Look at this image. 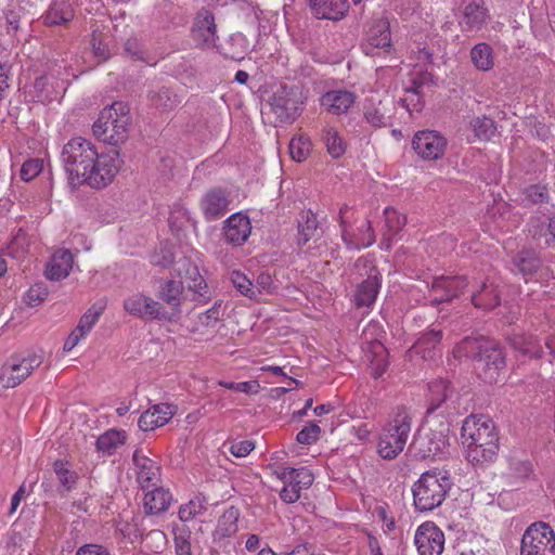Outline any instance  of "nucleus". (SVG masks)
I'll list each match as a JSON object with an SVG mask.
<instances>
[{"instance_id": "4be33fe9", "label": "nucleus", "mask_w": 555, "mask_h": 555, "mask_svg": "<svg viewBox=\"0 0 555 555\" xmlns=\"http://www.w3.org/2000/svg\"><path fill=\"white\" fill-rule=\"evenodd\" d=\"M230 199L227 192L214 188L206 192L201 201V208L207 219H216L229 210Z\"/></svg>"}, {"instance_id": "4468645a", "label": "nucleus", "mask_w": 555, "mask_h": 555, "mask_svg": "<svg viewBox=\"0 0 555 555\" xmlns=\"http://www.w3.org/2000/svg\"><path fill=\"white\" fill-rule=\"evenodd\" d=\"M300 104L297 90L286 86L278 89L270 102L273 113L282 122L295 120L300 114Z\"/></svg>"}, {"instance_id": "a211bd4d", "label": "nucleus", "mask_w": 555, "mask_h": 555, "mask_svg": "<svg viewBox=\"0 0 555 555\" xmlns=\"http://www.w3.org/2000/svg\"><path fill=\"white\" fill-rule=\"evenodd\" d=\"M391 47V33L389 22L384 18L372 22L365 31L361 48L366 55H374L376 49H388Z\"/></svg>"}, {"instance_id": "5fc2aeb1", "label": "nucleus", "mask_w": 555, "mask_h": 555, "mask_svg": "<svg viewBox=\"0 0 555 555\" xmlns=\"http://www.w3.org/2000/svg\"><path fill=\"white\" fill-rule=\"evenodd\" d=\"M175 259V254L171 245L164 244L160 246L159 250H156L152 257L151 262L155 266H159L163 268L169 267Z\"/></svg>"}, {"instance_id": "f8f14e48", "label": "nucleus", "mask_w": 555, "mask_h": 555, "mask_svg": "<svg viewBox=\"0 0 555 555\" xmlns=\"http://www.w3.org/2000/svg\"><path fill=\"white\" fill-rule=\"evenodd\" d=\"M450 423L448 421H439L438 425L433 426L424 437L415 438L412 446L418 447L417 454L423 457H436L443 454L449 448Z\"/></svg>"}, {"instance_id": "5701e85b", "label": "nucleus", "mask_w": 555, "mask_h": 555, "mask_svg": "<svg viewBox=\"0 0 555 555\" xmlns=\"http://www.w3.org/2000/svg\"><path fill=\"white\" fill-rule=\"evenodd\" d=\"M366 278L367 279L358 286L354 295V305L357 308H370L375 302L379 292L380 282L375 267L370 266Z\"/></svg>"}, {"instance_id": "a18cd8bd", "label": "nucleus", "mask_w": 555, "mask_h": 555, "mask_svg": "<svg viewBox=\"0 0 555 555\" xmlns=\"http://www.w3.org/2000/svg\"><path fill=\"white\" fill-rule=\"evenodd\" d=\"M231 282L242 295L249 298L256 297L257 287L253 284V282L245 273L241 271H233L231 273Z\"/></svg>"}, {"instance_id": "774afa93", "label": "nucleus", "mask_w": 555, "mask_h": 555, "mask_svg": "<svg viewBox=\"0 0 555 555\" xmlns=\"http://www.w3.org/2000/svg\"><path fill=\"white\" fill-rule=\"evenodd\" d=\"M176 555H192L189 534H176L175 537Z\"/></svg>"}, {"instance_id": "7ed1b4c3", "label": "nucleus", "mask_w": 555, "mask_h": 555, "mask_svg": "<svg viewBox=\"0 0 555 555\" xmlns=\"http://www.w3.org/2000/svg\"><path fill=\"white\" fill-rule=\"evenodd\" d=\"M461 438L467 459L474 464L492 462L499 452V436L494 423L485 415H470L462 426Z\"/></svg>"}, {"instance_id": "2eb2a0df", "label": "nucleus", "mask_w": 555, "mask_h": 555, "mask_svg": "<svg viewBox=\"0 0 555 555\" xmlns=\"http://www.w3.org/2000/svg\"><path fill=\"white\" fill-rule=\"evenodd\" d=\"M414 542L420 555H441L444 533L433 521H426L418 526Z\"/></svg>"}, {"instance_id": "20e7f679", "label": "nucleus", "mask_w": 555, "mask_h": 555, "mask_svg": "<svg viewBox=\"0 0 555 555\" xmlns=\"http://www.w3.org/2000/svg\"><path fill=\"white\" fill-rule=\"evenodd\" d=\"M175 273L180 280L170 279L165 281L159 289V297L176 313L180 312V306L184 299V286L193 292L198 298L207 297V285L199 273V270L190 258H180L173 268Z\"/></svg>"}, {"instance_id": "2f4dec72", "label": "nucleus", "mask_w": 555, "mask_h": 555, "mask_svg": "<svg viewBox=\"0 0 555 555\" xmlns=\"http://www.w3.org/2000/svg\"><path fill=\"white\" fill-rule=\"evenodd\" d=\"M318 18L339 21L347 13L346 0H309Z\"/></svg>"}, {"instance_id": "79ce46f5", "label": "nucleus", "mask_w": 555, "mask_h": 555, "mask_svg": "<svg viewBox=\"0 0 555 555\" xmlns=\"http://www.w3.org/2000/svg\"><path fill=\"white\" fill-rule=\"evenodd\" d=\"M312 147L311 140L305 134L295 135L289 142V154L293 160L301 163L308 158Z\"/></svg>"}, {"instance_id": "cd10ccee", "label": "nucleus", "mask_w": 555, "mask_h": 555, "mask_svg": "<svg viewBox=\"0 0 555 555\" xmlns=\"http://www.w3.org/2000/svg\"><path fill=\"white\" fill-rule=\"evenodd\" d=\"M470 301L478 309L491 310L498 307L501 302L498 285L482 281L476 289H472Z\"/></svg>"}, {"instance_id": "9b49d317", "label": "nucleus", "mask_w": 555, "mask_h": 555, "mask_svg": "<svg viewBox=\"0 0 555 555\" xmlns=\"http://www.w3.org/2000/svg\"><path fill=\"white\" fill-rule=\"evenodd\" d=\"M470 282L464 275L436 276L429 289V304L436 307L442 302H450L467 291Z\"/></svg>"}, {"instance_id": "3c124183", "label": "nucleus", "mask_w": 555, "mask_h": 555, "mask_svg": "<svg viewBox=\"0 0 555 555\" xmlns=\"http://www.w3.org/2000/svg\"><path fill=\"white\" fill-rule=\"evenodd\" d=\"M218 385L238 392H243L246 395H257L260 392L261 386L258 380H247V382H225V380H219Z\"/></svg>"}, {"instance_id": "f03ea898", "label": "nucleus", "mask_w": 555, "mask_h": 555, "mask_svg": "<svg viewBox=\"0 0 555 555\" xmlns=\"http://www.w3.org/2000/svg\"><path fill=\"white\" fill-rule=\"evenodd\" d=\"M456 351L472 358L475 361L478 376L489 384L496 383L506 367V354L503 347L490 337H465L457 345Z\"/></svg>"}, {"instance_id": "423d86ee", "label": "nucleus", "mask_w": 555, "mask_h": 555, "mask_svg": "<svg viewBox=\"0 0 555 555\" xmlns=\"http://www.w3.org/2000/svg\"><path fill=\"white\" fill-rule=\"evenodd\" d=\"M129 107L121 101L104 107L92 126L93 134L101 141L117 145L127 138Z\"/></svg>"}, {"instance_id": "473e14b6", "label": "nucleus", "mask_w": 555, "mask_h": 555, "mask_svg": "<svg viewBox=\"0 0 555 555\" xmlns=\"http://www.w3.org/2000/svg\"><path fill=\"white\" fill-rule=\"evenodd\" d=\"M172 496L164 488H155L145 493L144 506L149 514H160L168 509Z\"/></svg>"}, {"instance_id": "de8ad7c7", "label": "nucleus", "mask_w": 555, "mask_h": 555, "mask_svg": "<svg viewBox=\"0 0 555 555\" xmlns=\"http://www.w3.org/2000/svg\"><path fill=\"white\" fill-rule=\"evenodd\" d=\"M305 221L298 224V245L307 244L317 231V218L312 212H307Z\"/></svg>"}, {"instance_id": "bb28decb", "label": "nucleus", "mask_w": 555, "mask_h": 555, "mask_svg": "<svg viewBox=\"0 0 555 555\" xmlns=\"http://www.w3.org/2000/svg\"><path fill=\"white\" fill-rule=\"evenodd\" d=\"M172 416L173 411L170 405L155 404L141 414L138 425L141 430L151 431L166 425Z\"/></svg>"}, {"instance_id": "412c9836", "label": "nucleus", "mask_w": 555, "mask_h": 555, "mask_svg": "<svg viewBox=\"0 0 555 555\" xmlns=\"http://www.w3.org/2000/svg\"><path fill=\"white\" fill-rule=\"evenodd\" d=\"M192 36L195 42L199 46L211 47L215 44L216 24L212 13L208 10H201L195 18L192 28Z\"/></svg>"}, {"instance_id": "6ab92c4d", "label": "nucleus", "mask_w": 555, "mask_h": 555, "mask_svg": "<svg viewBox=\"0 0 555 555\" xmlns=\"http://www.w3.org/2000/svg\"><path fill=\"white\" fill-rule=\"evenodd\" d=\"M362 361L366 364L370 375L379 378L388 367V352L377 339L366 341L361 346Z\"/></svg>"}, {"instance_id": "c9c22d12", "label": "nucleus", "mask_w": 555, "mask_h": 555, "mask_svg": "<svg viewBox=\"0 0 555 555\" xmlns=\"http://www.w3.org/2000/svg\"><path fill=\"white\" fill-rule=\"evenodd\" d=\"M511 346L514 350L530 359H539L543 353L542 346L532 336L516 335L511 338Z\"/></svg>"}, {"instance_id": "ea45409f", "label": "nucleus", "mask_w": 555, "mask_h": 555, "mask_svg": "<svg viewBox=\"0 0 555 555\" xmlns=\"http://www.w3.org/2000/svg\"><path fill=\"white\" fill-rule=\"evenodd\" d=\"M321 106L334 115L343 114L347 111V91H328L321 96Z\"/></svg>"}, {"instance_id": "dca6fc26", "label": "nucleus", "mask_w": 555, "mask_h": 555, "mask_svg": "<svg viewBox=\"0 0 555 555\" xmlns=\"http://www.w3.org/2000/svg\"><path fill=\"white\" fill-rule=\"evenodd\" d=\"M429 406L427 414L444 406L442 413L456 410V393L447 379L438 378L428 384Z\"/></svg>"}, {"instance_id": "338daca9", "label": "nucleus", "mask_w": 555, "mask_h": 555, "mask_svg": "<svg viewBox=\"0 0 555 555\" xmlns=\"http://www.w3.org/2000/svg\"><path fill=\"white\" fill-rule=\"evenodd\" d=\"M47 297V291L40 286H34L25 295V301L28 306H37Z\"/></svg>"}, {"instance_id": "09e8293b", "label": "nucleus", "mask_w": 555, "mask_h": 555, "mask_svg": "<svg viewBox=\"0 0 555 555\" xmlns=\"http://www.w3.org/2000/svg\"><path fill=\"white\" fill-rule=\"evenodd\" d=\"M406 95L399 100V103L410 113L421 112L424 107L422 91L413 90L411 87L405 88Z\"/></svg>"}, {"instance_id": "4c0bfd02", "label": "nucleus", "mask_w": 555, "mask_h": 555, "mask_svg": "<svg viewBox=\"0 0 555 555\" xmlns=\"http://www.w3.org/2000/svg\"><path fill=\"white\" fill-rule=\"evenodd\" d=\"M470 59L479 70L487 72L494 66L493 50L486 42H480L473 47Z\"/></svg>"}, {"instance_id": "7c9ffc66", "label": "nucleus", "mask_w": 555, "mask_h": 555, "mask_svg": "<svg viewBox=\"0 0 555 555\" xmlns=\"http://www.w3.org/2000/svg\"><path fill=\"white\" fill-rule=\"evenodd\" d=\"M73 263V254L67 249H59L52 255L48 263L46 276L53 281L65 279L69 274Z\"/></svg>"}, {"instance_id": "603ef678", "label": "nucleus", "mask_w": 555, "mask_h": 555, "mask_svg": "<svg viewBox=\"0 0 555 555\" xmlns=\"http://www.w3.org/2000/svg\"><path fill=\"white\" fill-rule=\"evenodd\" d=\"M54 472L60 480V482L66 488V489H72L73 486L76 483V480H77V475L75 472H72L68 467H67V463L62 461V460H57L54 462Z\"/></svg>"}, {"instance_id": "58836bf2", "label": "nucleus", "mask_w": 555, "mask_h": 555, "mask_svg": "<svg viewBox=\"0 0 555 555\" xmlns=\"http://www.w3.org/2000/svg\"><path fill=\"white\" fill-rule=\"evenodd\" d=\"M384 214L387 233L385 234L383 245H385L386 248H390V241L406 224V217L400 215L397 210L392 208H386Z\"/></svg>"}, {"instance_id": "c85d7f7f", "label": "nucleus", "mask_w": 555, "mask_h": 555, "mask_svg": "<svg viewBox=\"0 0 555 555\" xmlns=\"http://www.w3.org/2000/svg\"><path fill=\"white\" fill-rule=\"evenodd\" d=\"M442 339V331L439 328H430L424 332L412 346L416 354L424 360H433L440 353V343Z\"/></svg>"}, {"instance_id": "8fccbe9b", "label": "nucleus", "mask_w": 555, "mask_h": 555, "mask_svg": "<svg viewBox=\"0 0 555 555\" xmlns=\"http://www.w3.org/2000/svg\"><path fill=\"white\" fill-rule=\"evenodd\" d=\"M28 251L26 233L20 229L8 245L9 256L20 259Z\"/></svg>"}, {"instance_id": "bf43d9fd", "label": "nucleus", "mask_w": 555, "mask_h": 555, "mask_svg": "<svg viewBox=\"0 0 555 555\" xmlns=\"http://www.w3.org/2000/svg\"><path fill=\"white\" fill-rule=\"evenodd\" d=\"M103 307H91L88 311L81 317L77 326L83 330L86 333H89L93 325L98 322L100 314L102 313Z\"/></svg>"}, {"instance_id": "1a4fd4ad", "label": "nucleus", "mask_w": 555, "mask_h": 555, "mask_svg": "<svg viewBox=\"0 0 555 555\" xmlns=\"http://www.w3.org/2000/svg\"><path fill=\"white\" fill-rule=\"evenodd\" d=\"M520 555H555V532L543 521L531 524L520 541Z\"/></svg>"}, {"instance_id": "e433bc0d", "label": "nucleus", "mask_w": 555, "mask_h": 555, "mask_svg": "<svg viewBox=\"0 0 555 555\" xmlns=\"http://www.w3.org/2000/svg\"><path fill=\"white\" fill-rule=\"evenodd\" d=\"M280 479L283 482H294L300 490L308 489L313 482V475L307 467L301 468H284L280 473Z\"/></svg>"}, {"instance_id": "864d4df0", "label": "nucleus", "mask_w": 555, "mask_h": 555, "mask_svg": "<svg viewBox=\"0 0 555 555\" xmlns=\"http://www.w3.org/2000/svg\"><path fill=\"white\" fill-rule=\"evenodd\" d=\"M361 236L360 237H349V248L354 246L356 248H364L371 246L375 242V235L371 227L370 221H365L363 225L360 228Z\"/></svg>"}, {"instance_id": "0e129e2a", "label": "nucleus", "mask_w": 555, "mask_h": 555, "mask_svg": "<svg viewBox=\"0 0 555 555\" xmlns=\"http://www.w3.org/2000/svg\"><path fill=\"white\" fill-rule=\"evenodd\" d=\"M300 489L294 482H284L280 498L285 503H294L300 498Z\"/></svg>"}, {"instance_id": "f257e3e1", "label": "nucleus", "mask_w": 555, "mask_h": 555, "mask_svg": "<svg viewBox=\"0 0 555 555\" xmlns=\"http://www.w3.org/2000/svg\"><path fill=\"white\" fill-rule=\"evenodd\" d=\"M61 158L70 184H87L92 189L109 185L124 164L118 151L99 153L81 137L73 138L64 145Z\"/></svg>"}, {"instance_id": "69168bd1", "label": "nucleus", "mask_w": 555, "mask_h": 555, "mask_svg": "<svg viewBox=\"0 0 555 555\" xmlns=\"http://www.w3.org/2000/svg\"><path fill=\"white\" fill-rule=\"evenodd\" d=\"M255 448L250 440L235 441L230 447V452L236 457L247 456Z\"/></svg>"}, {"instance_id": "052dcab7", "label": "nucleus", "mask_w": 555, "mask_h": 555, "mask_svg": "<svg viewBox=\"0 0 555 555\" xmlns=\"http://www.w3.org/2000/svg\"><path fill=\"white\" fill-rule=\"evenodd\" d=\"M434 75L428 70H415L411 75V88L421 91L423 87L434 85Z\"/></svg>"}, {"instance_id": "39448f33", "label": "nucleus", "mask_w": 555, "mask_h": 555, "mask_svg": "<svg viewBox=\"0 0 555 555\" xmlns=\"http://www.w3.org/2000/svg\"><path fill=\"white\" fill-rule=\"evenodd\" d=\"M453 487L452 477L444 468H431L412 486L413 505L420 513L431 512L442 505Z\"/></svg>"}, {"instance_id": "a878e982", "label": "nucleus", "mask_w": 555, "mask_h": 555, "mask_svg": "<svg viewBox=\"0 0 555 555\" xmlns=\"http://www.w3.org/2000/svg\"><path fill=\"white\" fill-rule=\"evenodd\" d=\"M75 11L70 0H52L42 15L46 26H63L73 21Z\"/></svg>"}, {"instance_id": "b1692460", "label": "nucleus", "mask_w": 555, "mask_h": 555, "mask_svg": "<svg viewBox=\"0 0 555 555\" xmlns=\"http://www.w3.org/2000/svg\"><path fill=\"white\" fill-rule=\"evenodd\" d=\"M489 18V11L482 0H470L463 8L460 25L466 31L480 30Z\"/></svg>"}, {"instance_id": "f3484780", "label": "nucleus", "mask_w": 555, "mask_h": 555, "mask_svg": "<svg viewBox=\"0 0 555 555\" xmlns=\"http://www.w3.org/2000/svg\"><path fill=\"white\" fill-rule=\"evenodd\" d=\"M124 309L141 319H167L158 301L143 293H133L124 300Z\"/></svg>"}, {"instance_id": "c03bdc74", "label": "nucleus", "mask_w": 555, "mask_h": 555, "mask_svg": "<svg viewBox=\"0 0 555 555\" xmlns=\"http://www.w3.org/2000/svg\"><path fill=\"white\" fill-rule=\"evenodd\" d=\"M475 135L480 140H490L495 131V122L486 116L476 117L470 122Z\"/></svg>"}, {"instance_id": "f704fd0d", "label": "nucleus", "mask_w": 555, "mask_h": 555, "mask_svg": "<svg viewBox=\"0 0 555 555\" xmlns=\"http://www.w3.org/2000/svg\"><path fill=\"white\" fill-rule=\"evenodd\" d=\"M223 315L221 304H215L212 307L207 309L205 312L197 315V322L192 328L193 332H199L205 334L207 332H214L217 325L221 321Z\"/></svg>"}, {"instance_id": "680f3d73", "label": "nucleus", "mask_w": 555, "mask_h": 555, "mask_svg": "<svg viewBox=\"0 0 555 555\" xmlns=\"http://www.w3.org/2000/svg\"><path fill=\"white\" fill-rule=\"evenodd\" d=\"M350 431L352 433L354 440L349 441L350 443H359L364 444L366 441H369L371 436V428L369 427L367 423H363L361 421H358L357 424H353L350 428Z\"/></svg>"}, {"instance_id": "4d7b16f0", "label": "nucleus", "mask_w": 555, "mask_h": 555, "mask_svg": "<svg viewBox=\"0 0 555 555\" xmlns=\"http://www.w3.org/2000/svg\"><path fill=\"white\" fill-rule=\"evenodd\" d=\"M320 434V426L315 423H309L297 434L296 440L301 444H311L319 439Z\"/></svg>"}, {"instance_id": "6e6d98bb", "label": "nucleus", "mask_w": 555, "mask_h": 555, "mask_svg": "<svg viewBox=\"0 0 555 555\" xmlns=\"http://www.w3.org/2000/svg\"><path fill=\"white\" fill-rule=\"evenodd\" d=\"M43 169V160L41 158H30L26 160L21 169V178L24 181H30L36 178Z\"/></svg>"}, {"instance_id": "a19ab883", "label": "nucleus", "mask_w": 555, "mask_h": 555, "mask_svg": "<svg viewBox=\"0 0 555 555\" xmlns=\"http://www.w3.org/2000/svg\"><path fill=\"white\" fill-rule=\"evenodd\" d=\"M322 140L332 158H339L346 152V143L338 131L333 127L323 130Z\"/></svg>"}, {"instance_id": "72a5a7b5", "label": "nucleus", "mask_w": 555, "mask_h": 555, "mask_svg": "<svg viewBox=\"0 0 555 555\" xmlns=\"http://www.w3.org/2000/svg\"><path fill=\"white\" fill-rule=\"evenodd\" d=\"M126 431L124 430H117V429H109L102 434L96 439V451L101 452L103 454L111 455L114 452L117 451L118 448L125 444L126 442Z\"/></svg>"}, {"instance_id": "0eeeda50", "label": "nucleus", "mask_w": 555, "mask_h": 555, "mask_svg": "<svg viewBox=\"0 0 555 555\" xmlns=\"http://www.w3.org/2000/svg\"><path fill=\"white\" fill-rule=\"evenodd\" d=\"M412 417L405 409H400L383 427L377 452L384 460L396 459L403 450L411 434Z\"/></svg>"}, {"instance_id": "6e6552de", "label": "nucleus", "mask_w": 555, "mask_h": 555, "mask_svg": "<svg viewBox=\"0 0 555 555\" xmlns=\"http://www.w3.org/2000/svg\"><path fill=\"white\" fill-rule=\"evenodd\" d=\"M42 356L37 352L10 356L0 367L1 387L10 389L20 386L42 364Z\"/></svg>"}, {"instance_id": "e2e57ef3", "label": "nucleus", "mask_w": 555, "mask_h": 555, "mask_svg": "<svg viewBox=\"0 0 555 555\" xmlns=\"http://www.w3.org/2000/svg\"><path fill=\"white\" fill-rule=\"evenodd\" d=\"M127 53H129L132 57L143 61L150 65H155L156 61H151L145 56V52L141 49L140 43L137 39H130L127 41L125 47Z\"/></svg>"}, {"instance_id": "13d9d810", "label": "nucleus", "mask_w": 555, "mask_h": 555, "mask_svg": "<svg viewBox=\"0 0 555 555\" xmlns=\"http://www.w3.org/2000/svg\"><path fill=\"white\" fill-rule=\"evenodd\" d=\"M526 198L532 204H542L548 202L547 189L540 184L530 185L525 190Z\"/></svg>"}, {"instance_id": "49530a36", "label": "nucleus", "mask_w": 555, "mask_h": 555, "mask_svg": "<svg viewBox=\"0 0 555 555\" xmlns=\"http://www.w3.org/2000/svg\"><path fill=\"white\" fill-rule=\"evenodd\" d=\"M238 511L234 507L227 509L219 519L218 529L223 537H229L236 532Z\"/></svg>"}, {"instance_id": "9d476101", "label": "nucleus", "mask_w": 555, "mask_h": 555, "mask_svg": "<svg viewBox=\"0 0 555 555\" xmlns=\"http://www.w3.org/2000/svg\"><path fill=\"white\" fill-rule=\"evenodd\" d=\"M364 117L374 127L391 126L395 101L387 92L370 89L364 98Z\"/></svg>"}, {"instance_id": "37998d69", "label": "nucleus", "mask_w": 555, "mask_h": 555, "mask_svg": "<svg viewBox=\"0 0 555 555\" xmlns=\"http://www.w3.org/2000/svg\"><path fill=\"white\" fill-rule=\"evenodd\" d=\"M206 501L202 496H194L189 502L182 504L179 508L178 516L183 522L192 520L195 516L203 513Z\"/></svg>"}, {"instance_id": "ddd939ff", "label": "nucleus", "mask_w": 555, "mask_h": 555, "mask_svg": "<svg viewBox=\"0 0 555 555\" xmlns=\"http://www.w3.org/2000/svg\"><path fill=\"white\" fill-rule=\"evenodd\" d=\"M447 139L438 131L422 130L414 134L412 146L415 153L423 159L436 160L444 155Z\"/></svg>"}, {"instance_id": "393cba45", "label": "nucleus", "mask_w": 555, "mask_h": 555, "mask_svg": "<svg viewBox=\"0 0 555 555\" xmlns=\"http://www.w3.org/2000/svg\"><path fill=\"white\" fill-rule=\"evenodd\" d=\"M137 478L142 488H147L156 481L160 474L157 463L149 457L143 450H135L132 455Z\"/></svg>"}, {"instance_id": "c756f323", "label": "nucleus", "mask_w": 555, "mask_h": 555, "mask_svg": "<svg viewBox=\"0 0 555 555\" xmlns=\"http://www.w3.org/2000/svg\"><path fill=\"white\" fill-rule=\"evenodd\" d=\"M512 264L514 270L528 281L541 269L542 259L535 250L522 249L512 258Z\"/></svg>"}, {"instance_id": "aec40b11", "label": "nucleus", "mask_w": 555, "mask_h": 555, "mask_svg": "<svg viewBox=\"0 0 555 555\" xmlns=\"http://www.w3.org/2000/svg\"><path fill=\"white\" fill-rule=\"evenodd\" d=\"M223 231L224 238L228 243L240 246L244 244L250 235V220L242 212L233 214L225 220Z\"/></svg>"}]
</instances>
